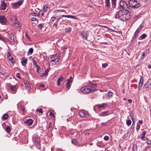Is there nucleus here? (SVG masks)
<instances>
[{
  "mask_svg": "<svg viewBox=\"0 0 151 151\" xmlns=\"http://www.w3.org/2000/svg\"><path fill=\"white\" fill-rule=\"evenodd\" d=\"M0 22L2 24H5L7 22V20L4 16H0Z\"/></svg>",
  "mask_w": 151,
  "mask_h": 151,
  "instance_id": "15",
  "label": "nucleus"
},
{
  "mask_svg": "<svg viewBox=\"0 0 151 151\" xmlns=\"http://www.w3.org/2000/svg\"><path fill=\"white\" fill-rule=\"evenodd\" d=\"M32 15L33 16H36V13H32Z\"/></svg>",
  "mask_w": 151,
  "mask_h": 151,
  "instance_id": "64",
  "label": "nucleus"
},
{
  "mask_svg": "<svg viewBox=\"0 0 151 151\" xmlns=\"http://www.w3.org/2000/svg\"><path fill=\"white\" fill-rule=\"evenodd\" d=\"M15 21L14 22V21H13V25H14L15 27H21V24L19 23L18 20L16 18V17L14 19Z\"/></svg>",
  "mask_w": 151,
  "mask_h": 151,
  "instance_id": "17",
  "label": "nucleus"
},
{
  "mask_svg": "<svg viewBox=\"0 0 151 151\" xmlns=\"http://www.w3.org/2000/svg\"><path fill=\"white\" fill-rule=\"evenodd\" d=\"M43 15V12L41 11L39 12L38 15L39 16V17H42Z\"/></svg>",
  "mask_w": 151,
  "mask_h": 151,
  "instance_id": "34",
  "label": "nucleus"
},
{
  "mask_svg": "<svg viewBox=\"0 0 151 151\" xmlns=\"http://www.w3.org/2000/svg\"><path fill=\"white\" fill-rule=\"evenodd\" d=\"M72 143L74 145H76L77 144V140L75 139H72Z\"/></svg>",
  "mask_w": 151,
  "mask_h": 151,
  "instance_id": "39",
  "label": "nucleus"
},
{
  "mask_svg": "<svg viewBox=\"0 0 151 151\" xmlns=\"http://www.w3.org/2000/svg\"><path fill=\"white\" fill-rule=\"evenodd\" d=\"M59 60V59L58 58H56L54 59V60H51L50 61V63H52L53 62H54V63H57Z\"/></svg>",
  "mask_w": 151,
  "mask_h": 151,
  "instance_id": "33",
  "label": "nucleus"
},
{
  "mask_svg": "<svg viewBox=\"0 0 151 151\" xmlns=\"http://www.w3.org/2000/svg\"><path fill=\"white\" fill-rule=\"evenodd\" d=\"M79 115L80 116L82 117H87L88 116L87 112L83 110L79 112Z\"/></svg>",
  "mask_w": 151,
  "mask_h": 151,
  "instance_id": "8",
  "label": "nucleus"
},
{
  "mask_svg": "<svg viewBox=\"0 0 151 151\" xmlns=\"http://www.w3.org/2000/svg\"><path fill=\"white\" fill-rule=\"evenodd\" d=\"M49 115L50 116H54V114L53 113L50 111Z\"/></svg>",
  "mask_w": 151,
  "mask_h": 151,
  "instance_id": "63",
  "label": "nucleus"
},
{
  "mask_svg": "<svg viewBox=\"0 0 151 151\" xmlns=\"http://www.w3.org/2000/svg\"><path fill=\"white\" fill-rule=\"evenodd\" d=\"M89 88H88V86H87L82 87L81 88V92L83 93L88 94L90 93L89 91H91V89L89 90Z\"/></svg>",
  "mask_w": 151,
  "mask_h": 151,
  "instance_id": "5",
  "label": "nucleus"
},
{
  "mask_svg": "<svg viewBox=\"0 0 151 151\" xmlns=\"http://www.w3.org/2000/svg\"><path fill=\"white\" fill-rule=\"evenodd\" d=\"M145 140H146V142L147 144L150 145L151 144V140L149 139L148 138H145Z\"/></svg>",
  "mask_w": 151,
  "mask_h": 151,
  "instance_id": "36",
  "label": "nucleus"
},
{
  "mask_svg": "<svg viewBox=\"0 0 151 151\" xmlns=\"http://www.w3.org/2000/svg\"><path fill=\"white\" fill-rule=\"evenodd\" d=\"M67 81H68L66 85V88L68 90L70 88L71 83L72 82V80H71L70 79H68L67 80Z\"/></svg>",
  "mask_w": 151,
  "mask_h": 151,
  "instance_id": "13",
  "label": "nucleus"
},
{
  "mask_svg": "<svg viewBox=\"0 0 151 151\" xmlns=\"http://www.w3.org/2000/svg\"><path fill=\"white\" fill-rule=\"evenodd\" d=\"M131 119H132V122H133V124L132 126H132L133 125V124H134L135 122H134V118L133 117H132V116H131Z\"/></svg>",
  "mask_w": 151,
  "mask_h": 151,
  "instance_id": "52",
  "label": "nucleus"
},
{
  "mask_svg": "<svg viewBox=\"0 0 151 151\" xmlns=\"http://www.w3.org/2000/svg\"><path fill=\"white\" fill-rule=\"evenodd\" d=\"M25 85L26 87V88L28 91L30 90L31 89L30 85L29 83H25Z\"/></svg>",
  "mask_w": 151,
  "mask_h": 151,
  "instance_id": "26",
  "label": "nucleus"
},
{
  "mask_svg": "<svg viewBox=\"0 0 151 151\" xmlns=\"http://www.w3.org/2000/svg\"><path fill=\"white\" fill-rule=\"evenodd\" d=\"M107 106V105L105 103L102 104H99L98 105V108L100 109L102 108H105Z\"/></svg>",
  "mask_w": 151,
  "mask_h": 151,
  "instance_id": "24",
  "label": "nucleus"
},
{
  "mask_svg": "<svg viewBox=\"0 0 151 151\" xmlns=\"http://www.w3.org/2000/svg\"><path fill=\"white\" fill-rule=\"evenodd\" d=\"M140 129V126L138 124H137V126L136 127V129L137 131L139 130Z\"/></svg>",
  "mask_w": 151,
  "mask_h": 151,
  "instance_id": "54",
  "label": "nucleus"
},
{
  "mask_svg": "<svg viewBox=\"0 0 151 151\" xmlns=\"http://www.w3.org/2000/svg\"><path fill=\"white\" fill-rule=\"evenodd\" d=\"M0 40L3 41L5 43H7V40L6 39L3 37L1 36L0 35Z\"/></svg>",
  "mask_w": 151,
  "mask_h": 151,
  "instance_id": "29",
  "label": "nucleus"
},
{
  "mask_svg": "<svg viewBox=\"0 0 151 151\" xmlns=\"http://www.w3.org/2000/svg\"><path fill=\"white\" fill-rule=\"evenodd\" d=\"M33 120L31 119H26L24 121V123L27 126L31 125L33 123Z\"/></svg>",
  "mask_w": 151,
  "mask_h": 151,
  "instance_id": "16",
  "label": "nucleus"
},
{
  "mask_svg": "<svg viewBox=\"0 0 151 151\" xmlns=\"http://www.w3.org/2000/svg\"><path fill=\"white\" fill-rule=\"evenodd\" d=\"M1 4L0 6V8L1 9L4 10L6 7V5L5 3L4 0H1Z\"/></svg>",
  "mask_w": 151,
  "mask_h": 151,
  "instance_id": "12",
  "label": "nucleus"
},
{
  "mask_svg": "<svg viewBox=\"0 0 151 151\" xmlns=\"http://www.w3.org/2000/svg\"><path fill=\"white\" fill-rule=\"evenodd\" d=\"M88 33L87 31H83L81 34L82 38L83 39L87 40L88 36Z\"/></svg>",
  "mask_w": 151,
  "mask_h": 151,
  "instance_id": "7",
  "label": "nucleus"
},
{
  "mask_svg": "<svg viewBox=\"0 0 151 151\" xmlns=\"http://www.w3.org/2000/svg\"><path fill=\"white\" fill-rule=\"evenodd\" d=\"M44 11V12L47 11V9L48 8V6L47 5H45L43 6Z\"/></svg>",
  "mask_w": 151,
  "mask_h": 151,
  "instance_id": "40",
  "label": "nucleus"
},
{
  "mask_svg": "<svg viewBox=\"0 0 151 151\" xmlns=\"http://www.w3.org/2000/svg\"><path fill=\"white\" fill-rule=\"evenodd\" d=\"M32 60L33 62V65H34L35 66H37V65H38L37 64L36 62H35V61L34 60V58H33L32 59Z\"/></svg>",
  "mask_w": 151,
  "mask_h": 151,
  "instance_id": "48",
  "label": "nucleus"
},
{
  "mask_svg": "<svg viewBox=\"0 0 151 151\" xmlns=\"http://www.w3.org/2000/svg\"><path fill=\"white\" fill-rule=\"evenodd\" d=\"M113 95V93L111 92H108L107 94V98L108 99H109L111 98Z\"/></svg>",
  "mask_w": 151,
  "mask_h": 151,
  "instance_id": "22",
  "label": "nucleus"
},
{
  "mask_svg": "<svg viewBox=\"0 0 151 151\" xmlns=\"http://www.w3.org/2000/svg\"><path fill=\"white\" fill-rule=\"evenodd\" d=\"M55 19V17H52L51 18L50 21H54Z\"/></svg>",
  "mask_w": 151,
  "mask_h": 151,
  "instance_id": "60",
  "label": "nucleus"
},
{
  "mask_svg": "<svg viewBox=\"0 0 151 151\" xmlns=\"http://www.w3.org/2000/svg\"><path fill=\"white\" fill-rule=\"evenodd\" d=\"M54 55V57H53V58H56V57H58V56H59V54H58V55L57 54H56V55Z\"/></svg>",
  "mask_w": 151,
  "mask_h": 151,
  "instance_id": "61",
  "label": "nucleus"
},
{
  "mask_svg": "<svg viewBox=\"0 0 151 151\" xmlns=\"http://www.w3.org/2000/svg\"><path fill=\"white\" fill-rule=\"evenodd\" d=\"M107 113V112L106 111V112H103L102 113V115L103 116H105V115H106V113Z\"/></svg>",
  "mask_w": 151,
  "mask_h": 151,
  "instance_id": "57",
  "label": "nucleus"
},
{
  "mask_svg": "<svg viewBox=\"0 0 151 151\" xmlns=\"http://www.w3.org/2000/svg\"><path fill=\"white\" fill-rule=\"evenodd\" d=\"M105 2L106 4L105 5L106 8V7L108 8H110L111 6L110 0H105Z\"/></svg>",
  "mask_w": 151,
  "mask_h": 151,
  "instance_id": "21",
  "label": "nucleus"
},
{
  "mask_svg": "<svg viewBox=\"0 0 151 151\" xmlns=\"http://www.w3.org/2000/svg\"><path fill=\"white\" fill-rule=\"evenodd\" d=\"M142 136L140 138L142 140H145V139L144 138H145V134H146V132L145 131H144L142 132Z\"/></svg>",
  "mask_w": 151,
  "mask_h": 151,
  "instance_id": "27",
  "label": "nucleus"
},
{
  "mask_svg": "<svg viewBox=\"0 0 151 151\" xmlns=\"http://www.w3.org/2000/svg\"><path fill=\"white\" fill-rule=\"evenodd\" d=\"M15 85L13 86H10V88L12 93L13 94L15 93L16 92V90H17L16 86Z\"/></svg>",
  "mask_w": 151,
  "mask_h": 151,
  "instance_id": "14",
  "label": "nucleus"
},
{
  "mask_svg": "<svg viewBox=\"0 0 151 151\" xmlns=\"http://www.w3.org/2000/svg\"><path fill=\"white\" fill-rule=\"evenodd\" d=\"M36 67L37 68V70L36 71L38 73H39V71L40 69V67L38 65H37L36 66Z\"/></svg>",
  "mask_w": 151,
  "mask_h": 151,
  "instance_id": "46",
  "label": "nucleus"
},
{
  "mask_svg": "<svg viewBox=\"0 0 151 151\" xmlns=\"http://www.w3.org/2000/svg\"><path fill=\"white\" fill-rule=\"evenodd\" d=\"M147 37V35L146 34H143L140 37V39L142 40L143 39L145 38H146Z\"/></svg>",
  "mask_w": 151,
  "mask_h": 151,
  "instance_id": "38",
  "label": "nucleus"
},
{
  "mask_svg": "<svg viewBox=\"0 0 151 151\" xmlns=\"http://www.w3.org/2000/svg\"><path fill=\"white\" fill-rule=\"evenodd\" d=\"M141 29H139V28H138L136 32H135L134 34V37H137L138 35V33L140 32Z\"/></svg>",
  "mask_w": 151,
  "mask_h": 151,
  "instance_id": "25",
  "label": "nucleus"
},
{
  "mask_svg": "<svg viewBox=\"0 0 151 151\" xmlns=\"http://www.w3.org/2000/svg\"><path fill=\"white\" fill-rule=\"evenodd\" d=\"M116 0H111V5L113 8H115L116 6Z\"/></svg>",
  "mask_w": 151,
  "mask_h": 151,
  "instance_id": "28",
  "label": "nucleus"
},
{
  "mask_svg": "<svg viewBox=\"0 0 151 151\" xmlns=\"http://www.w3.org/2000/svg\"><path fill=\"white\" fill-rule=\"evenodd\" d=\"M9 37L10 38V40H9V42L11 43L13 42L15 43H17V40H14V35L13 34H12L9 35Z\"/></svg>",
  "mask_w": 151,
  "mask_h": 151,
  "instance_id": "10",
  "label": "nucleus"
},
{
  "mask_svg": "<svg viewBox=\"0 0 151 151\" xmlns=\"http://www.w3.org/2000/svg\"><path fill=\"white\" fill-rule=\"evenodd\" d=\"M60 19H61V18H58V21L59 20H60ZM58 21L57 22H55L54 23V26H55V27H57V25H58Z\"/></svg>",
  "mask_w": 151,
  "mask_h": 151,
  "instance_id": "49",
  "label": "nucleus"
},
{
  "mask_svg": "<svg viewBox=\"0 0 151 151\" xmlns=\"http://www.w3.org/2000/svg\"><path fill=\"white\" fill-rule=\"evenodd\" d=\"M33 49L32 48H30L29 49L27 52V53L29 55H31L32 54V53L33 52Z\"/></svg>",
  "mask_w": 151,
  "mask_h": 151,
  "instance_id": "32",
  "label": "nucleus"
},
{
  "mask_svg": "<svg viewBox=\"0 0 151 151\" xmlns=\"http://www.w3.org/2000/svg\"><path fill=\"white\" fill-rule=\"evenodd\" d=\"M10 56H12L10 53L9 52H8L7 53V57H9Z\"/></svg>",
  "mask_w": 151,
  "mask_h": 151,
  "instance_id": "62",
  "label": "nucleus"
},
{
  "mask_svg": "<svg viewBox=\"0 0 151 151\" xmlns=\"http://www.w3.org/2000/svg\"><path fill=\"white\" fill-rule=\"evenodd\" d=\"M16 77L19 78H20V74L19 73H17L16 74Z\"/></svg>",
  "mask_w": 151,
  "mask_h": 151,
  "instance_id": "56",
  "label": "nucleus"
},
{
  "mask_svg": "<svg viewBox=\"0 0 151 151\" xmlns=\"http://www.w3.org/2000/svg\"><path fill=\"white\" fill-rule=\"evenodd\" d=\"M27 60L26 58H22L21 60L22 65L23 66H25L27 63Z\"/></svg>",
  "mask_w": 151,
  "mask_h": 151,
  "instance_id": "20",
  "label": "nucleus"
},
{
  "mask_svg": "<svg viewBox=\"0 0 151 151\" xmlns=\"http://www.w3.org/2000/svg\"><path fill=\"white\" fill-rule=\"evenodd\" d=\"M144 86L146 88H151V79L149 80L145 84Z\"/></svg>",
  "mask_w": 151,
  "mask_h": 151,
  "instance_id": "11",
  "label": "nucleus"
},
{
  "mask_svg": "<svg viewBox=\"0 0 151 151\" xmlns=\"http://www.w3.org/2000/svg\"><path fill=\"white\" fill-rule=\"evenodd\" d=\"M45 86V85H43V84H42V85H40L39 86V87H40V88H44Z\"/></svg>",
  "mask_w": 151,
  "mask_h": 151,
  "instance_id": "59",
  "label": "nucleus"
},
{
  "mask_svg": "<svg viewBox=\"0 0 151 151\" xmlns=\"http://www.w3.org/2000/svg\"><path fill=\"white\" fill-rule=\"evenodd\" d=\"M131 123V121L130 120H128L126 122V124L128 126H130Z\"/></svg>",
  "mask_w": 151,
  "mask_h": 151,
  "instance_id": "42",
  "label": "nucleus"
},
{
  "mask_svg": "<svg viewBox=\"0 0 151 151\" xmlns=\"http://www.w3.org/2000/svg\"><path fill=\"white\" fill-rule=\"evenodd\" d=\"M44 25V24L42 23L38 24L37 25L38 29H39L40 30L43 27Z\"/></svg>",
  "mask_w": 151,
  "mask_h": 151,
  "instance_id": "35",
  "label": "nucleus"
},
{
  "mask_svg": "<svg viewBox=\"0 0 151 151\" xmlns=\"http://www.w3.org/2000/svg\"><path fill=\"white\" fill-rule=\"evenodd\" d=\"M32 140L35 143L36 147L39 149L40 148L39 137L36 135H34L32 137Z\"/></svg>",
  "mask_w": 151,
  "mask_h": 151,
  "instance_id": "3",
  "label": "nucleus"
},
{
  "mask_svg": "<svg viewBox=\"0 0 151 151\" xmlns=\"http://www.w3.org/2000/svg\"><path fill=\"white\" fill-rule=\"evenodd\" d=\"M7 59L12 63H13L14 62V58L12 56L7 57Z\"/></svg>",
  "mask_w": 151,
  "mask_h": 151,
  "instance_id": "30",
  "label": "nucleus"
},
{
  "mask_svg": "<svg viewBox=\"0 0 151 151\" xmlns=\"http://www.w3.org/2000/svg\"><path fill=\"white\" fill-rule=\"evenodd\" d=\"M142 120H139L137 123V124H142Z\"/></svg>",
  "mask_w": 151,
  "mask_h": 151,
  "instance_id": "58",
  "label": "nucleus"
},
{
  "mask_svg": "<svg viewBox=\"0 0 151 151\" xmlns=\"http://www.w3.org/2000/svg\"><path fill=\"white\" fill-rule=\"evenodd\" d=\"M9 115L7 114H5L2 116V118L4 120H6L9 117Z\"/></svg>",
  "mask_w": 151,
  "mask_h": 151,
  "instance_id": "31",
  "label": "nucleus"
},
{
  "mask_svg": "<svg viewBox=\"0 0 151 151\" xmlns=\"http://www.w3.org/2000/svg\"><path fill=\"white\" fill-rule=\"evenodd\" d=\"M128 3L129 6L134 9L138 8L141 6L137 0H130Z\"/></svg>",
  "mask_w": 151,
  "mask_h": 151,
  "instance_id": "2",
  "label": "nucleus"
},
{
  "mask_svg": "<svg viewBox=\"0 0 151 151\" xmlns=\"http://www.w3.org/2000/svg\"><path fill=\"white\" fill-rule=\"evenodd\" d=\"M20 108L22 111L23 112H24L25 111V108L24 106H22V105H20Z\"/></svg>",
  "mask_w": 151,
  "mask_h": 151,
  "instance_id": "44",
  "label": "nucleus"
},
{
  "mask_svg": "<svg viewBox=\"0 0 151 151\" xmlns=\"http://www.w3.org/2000/svg\"><path fill=\"white\" fill-rule=\"evenodd\" d=\"M107 66H108V64L107 63H105L104 64H102V66L104 68H105Z\"/></svg>",
  "mask_w": 151,
  "mask_h": 151,
  "instance_id": "47",
  "label": "nucleus"
},
{
  "mask_svg": "<svg viewBox=\"0 0 151 151\" xmlns=\"http://www.w3.org/2000/svg\"><path fill=\"white\" fill-rule=\"evenodd\" d=\"M97 86V84H90L88 86V88H89V90L91 89V91H89V93H92L94 91L96 90V88Z\"/></svg>",
  "mask_w": 151,
  "mask_h": 151,
  "instance_id": "4",
  "label": "nucleus"
},
{
  "mask_svg": "<svg viewBox=\"0 0 151 151\" xmlns=\"http://www.w3.org/2000/svg\"><path fill=\"white\" fill-rule=\"evenodd\" d=\"M56 12L57 13H59L60 12H65V13H66V12L64 10H56Z\"/></svg>",
  "mask_w": 151,
  "mask_h": 151,
  "instance_id": "45",
  "label": "nucleus"
},
{
  "mask_svg": "<svg viewBox=\"0 0 151 151\" xmlns=\"http://www.w3.org/2000/svg\"><path fill=\"white\" fill-rule=\"evenodd\" d=\"M120 6L122 9H127L129 7L127 3L123 1H120Z\"/></svg>",
  "mask_w": 151,
  "mask_h": 151,
  "instance_id": "6",
  "label": "nucleus"
},
{
  "mask_svg": "<svg viewBox=\"0 0 151 151\" xmlns=\"http://www.w3.org/2000/svg\"><path fill=\"white\" fill-rule=\"evenodd\" d=\"M25 36H26V37L27 38V39L29 40V41H31L30 38L29 37H28V36L27 33H26Z\"/></svg>",
  "mask_w": 151,
  "mask_h": 151,
  "instance_id": "53",
  "label": "nucleus"
},
{
  "mask_svg": "<svg viewBox=\"0 0 151 151\" xmlns=\"http://www.w3.org/2000/svg\"><path fill=\"white\" fill-rule=\"evenodd\" d=\"M48 71L47 70H46L45 72L41 76H44L45 77H46L48 74Z\"/></svg>",
  "mask_w": 151,
  "mask_h": 151,
  "instance_id": "37",
  "label": "nucleus"
},
{
  "mask_svg": "<svg viewBox=\"0 0 151 151\" xmlns=\"http://www.w3.org/2000/svg\"><path fill=\"white\" fill-rule=\"evenodd\" d=\"M116 18L119 17L122 21L128 20L130 18V15L129 11L127 9L119 10L116 14Z\"/></svg>",
  "mask_w": 151,
  "mask_h": 151,
  "instance_id": "1",
  "label": "nucleus"
},
{
  "mask_svg": "<svg viewBox=\"0 0 151 151\" xmlns=\"http://www.w3.org/2000/svg\"><path fill=\"white\" fill-rule=\"evenodd\" d=\"M36 20V18L34 17H32L31 19V20L32 21H35Z\"/></svg>",
  "mask_w": 151,
  "mask_h": 151,
  "instance_id": "55",
  "label": "nucleus"
},
{
  "mask_svg": "<svg viewBox=\"0 0 151 151\" xmlns=\"http://www.w3.org/2000/svg\"><path fill=\"white\" fill-rule=\"evenodd\" d=\"M36 111L39 112L40 113H41V114H42L43 112L42 109L41 108L37 109L36 110Z\"/></svg>",
  "mask_w": 151,
  "mask_h": 151,
  "instance_id": "43",
  "label": "nucleus"
},
{
  "mask_svg": "<svg viewBox=\"0 0 151 151\" xmlns=\"http://www.w3.org/2000/svg\"><path fill=\"white\" fill-rule=\"evenodd\" d=\"M143 78L142 77H141L139 83V86L138 87V90H140L141 89L143 84Z\"/></svg>",
  "mask_w": 151,
  "mask_h": 151,
  "instance_id": "18",
  "label": "nucleus"
},
{
  "mask_svg": "<svg viewBox=\"0 0 151 151\" xmlns=\"http://www.w3.org/2000/svg\"><path fill=\"white\" fill-rule=\"evenodd\" d=\"M63 78L61 76L58 78V80H57V85L58 86H60V83L63 80Z\"/></svg>",
  "mask_w": 151,
  "mask_h": 151,
  "instance_id": "23",
  "label": "nucleus"
},
{
  "mask_svg": "<svg viewBox=\"0 0 151 151\" xmlns=\"http://www.w3.org/2000/svg\"><path fill=\"white\" fill-rule=\"evenodd\" d=\"M147 51L146 50H145L144 51V52L142 53V56H143V57H144V56H146V55H145V54L146 53H147Z\"/></svg>",
  "mask_w": 151,
  "mask_h": 151,
  "instance_id": "51",
  "label": "nucleus"
},
{
  "mask_svg": "<svg viewBox=\"0 0 151 151\" xmlns=\"http://www.w3.org/2000/svg\"><path fill=\"white\" fill-rule=\"evenodd\" d=\"M22 4V2L21 1H19L18 2L12 4V8H18Z\"/></svg>",
  "mask_w": 151,
  "mask_h": 151,
  "instance_id": "9",
  "label": "nucleus"
},
{
  "mask_svg": "<svg viewBox=\"0 0 151 151\" xmlns=\"http://www.w3.org/2000/svg\"><path fill=\"white\" fill-rule=\"evenodd\" d=\"M61 17L71 18L75 19H78V18L76 16L70 15H61Z\"/></svg>",
  "mask_w": 151,
  "mask_h": 151,
  "instance_id": "19",
  "label": "nucleus"
},
{
  "mask_svg": "<svg viewBox=\"0 0 151 151\" xmlns=\"http://www.w3.org/2000/svg\"><path fill=\"white\" fill-rule=\"evenodd\" d=\"M6 131L7 132L9 133L10 131V128L9 126H7L6 129Z\"/></svg>",
  "mask_w": 151,
  "mask_h": 151,
  "instance_id": "41",
  "label": "nucleus"
},
{
  "mask_svg": "<svg viewBox=\"0 0 151 151\" xmlns=\"http://www.w3.org/2000/svg\"><path fill=\"white\" fill-rule=\"evenodd\" d=\"M109 139V137L107 136H106L104 137V139L105 140H106V141L108 140Z\"/></svg>",
  "mask_w": 151,
  "mask_h": 151,
  "instance_id": "50",
  "label": "nucleus"
}]
</instances>
